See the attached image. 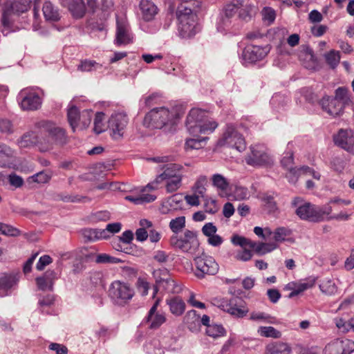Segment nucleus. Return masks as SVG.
<instances>
[{
    "label": "nucleus",
    "instance_id": "1",
    "mask_svg": "<svg viewBox=\"0 0 354 354\" xmlns=\"http://www.w3.org/2000/svg\"><path fill=\"white\" fill-rule=\"evenodd\" d=\"M292 207L295 208L296 215L301 220L313 223L325 221L331 214L332 207L328 205L318 206L309 202L304 201L300 197H295L291 202Z\"/></svg>",
    "mask_w": 354,
    "mask_h": 354
},
{
    "label": "nucleus",
    "instance_id": "2",
    "mask_svg": "<svg viewBox=\"0 0 354 354\" xmlns=\"http://www.w3.org/2000/svg\"><path fill=\"white\" fill-rule=\"evenodd\" d=\"M31 0H11L5 3L3 8L1 24L2 33L7 35L15 21V17L30 8Z\"/></svg>",
    "mask_w": 354,
    "mask_h": 354
},
{
    "label": "nucleus",
    "instance_id": "3",
    "mask_svg": "<svg viewBox=\"0 0 354 354\" xmlns=\"http://www.w3.org/2000/svg\"><path fill=\"white\" fill-rule=\"evenodd\" d=\"M176 15L179 21L178 30L182 38H190L200 30L198 17L191 8L180 4L178 7Z\"/></svg>",
    "mask_w": 354,
    "mask_h": 354
},
{
    "label": "nucleus",
    "instance_id": "4",
    "mask_svg": "<svg viewBox=\"0 0 354 354\" xmlns=\"http://www.w3.org/2000/svg\"><path fill=\"white\" fill-rule=\"evenodd\" d=\"M180 115L174 109L169 110L165 107L151 109L145 118V122L156 129H162L167 126H173Z\"/></svg>",
    "mask_w": 354,
    "mask_h": 354
},
{
    "label": "nucleus",
    "instance_id": "5",
    "mask_svg": "<svg viewBox=\"0 0 354 354\" xmlns=\"http://www.w3.org/2000/svg\"><path fill=\"white\" fill-rule=\"evenodd\" d=\"M149 160L154 162L167 163L160 167V169L162 170V172L158 174L153 181L147 184V187L151 189H157L158 185L165 181L167 179L178 176V175H182L180 171L183 167L181 165L169 163L174 160V156H157L151 158Z\"/></svg>",
    "mask_w": 354,
    "mask_h": 354
},
{
    "label": "nucleus",
    "instance_id": "6",
    "mask_svg": "<svg viewBox=\"0 0 354 354\" xmlns=\"http://www.w3.org/2000/svg\"><path fill=\"white\" fill-rule=\"evenodd\" d=\"M169 243L174 248L191 254H194L199 247L196 232L189 230H185L178 235H171Z\"/></svg>",
    "mask_w": 354,
    "mask_h": 354
},
{
    "label": "nucleus",
    "instance_id": "7",
    "mask_svg": "<svg viewBox=\"0 0 354 354\" xmlns=\"http://www.w3.org/2000/svg\"><path fill=\"white\" fill-rule=\"evenodd\" d=\"M134 294V290L130 285L120 281L112 282L108 290V295L111 301L119 306H124L128 304Z\"/></svg>",
    "mask_w": 354,
    "mask_h": 354
},
{
    "label": "nucleus",
    "instance_id": "8",
    "mask_svg": "<svg viewBox=\"0 0 354 354\" xmlns=\"http://www.w3.org/2000/svg\"><path fill=\"white\" fill-rule=\"evenodd\" d=\"M152 276L155 280V292H157L158 290L160 288L168 292H173L176 290V281L168 269L165 268L154 269Z\"/></svg>",
    "mask_w": 354,
    "mask_h": 354
},
{
    "label": "nucleus",
    "instance_id": "9",
    "mask_svg": "<svg viewBox=\"0 0 354 354\" xmlns=\"http://www.w3.org/2000/svg\"><path fill=\"white\" fill-rule=\"evenodd\" d=\"M221 146H227L234 148L239 151H243L246 148V143L244 138L241 135L232 125H227L223 137L218 140Z\"/></svg>",
    "mask_w": 354,
    "mask_h": 354
},
{
    "label": "nucleus",
    "instance_id": "10",
    "mask_svg": "<svg viewBox=\"0 0 354 354\" xmlns=\"http://www.w3.org/2000/svg\"><path fill=\"white\" fill-rule=\"evenodd\" d=\"M194 261L196 267L195 274L198 278L202 279L205 274L214 275L218 271V265L212 257L203 254L197 257Z\"/></svg>",
    "mask_w": 354,
    "mask_h": 354
},
{
    "label": "nucleus",
    "instance_id": "11",
    "mask_svg": "<svg viewBox=\"0 0 354 354\" xmlns=\"http://www.w3.org/2000/svg\"><path fill=\"white\" fill-rule=\"evenodd\" d=\"M251 153L245 158L248 165L252 166H268L273 163L272 158L261 145L251 147Z\"/></svg>",
    "mask_w": 354,
    "mask_h": 354
},
{
    "label": "nucleus",
    "instance_id": "12",
    "mask_svg": "<svg viewBox=\"0 0 354 354\" xmlns=\"http://www.w3.org/2000/svg\"><path fill=\"white\" fill-rule=\"evenodd\" d=\"M17 98L23 110H37L41 104V100L39 95L30 88L22 89L18 94Z\"/></svg>",
    "mask_w": 354,
    "mask_h": 354
},
{
    "label": "nucleus",
    "instance_id": "13",
    "mask_svg": "<svg viewBox=\"0 0 354 354\" xmlns=\"http://www.w3.org/2000/svg\"><path fill=\"white\" fill-rule=\"evenodd\" d=\"M129 122L127 115L124 113L112 114L109 120V128L112 131V137L117 140L121 138L125 132Z\"/></svg>",
    "mask_w": 354,
    "mask_h": 354
},
{
    "label": "nucleus",
    "instance_id": "14",
    "mask_svg": "<svg viewBox=\"0 0 354 354\" xmlns=\"http://www.w3.org/2000/svg\"><path fill=\"white\" fill-rule=\"evenodd\" d=\"M353 351V341L348 339H336L325 346L324 354H351Z\"/></svg>",
    "mask_w": 354,
    "mask_h": 354
},
{
    "label": "nucleus",
    "instance_id": "15",
    "mask_svg": "<svg viewBox=\"0 0 354 354\" xmlns=\"http://www.w3.org/2000/svg\"><path fill=\"white\" fill-rule=\"evenodd\" d=\"M38 126L41 131L48 133L55 142L60 145L66 142L65 131L62 128L56 127L54 123L50 121H41L38 123Z\"/></svg>",
    "mask_w": 354,
    "mask_h": 354
},
{
    "label": "nucleus",
    "instance_id": "16",
    "mask_svg": "<svg viewBox=\"0 0 354 354\" xmlns=\"http://www.w3.org/2000/svg\"><path fill=\"white\" fill-rule=\"evenodd\" d=\"M270 51L269 46H247L242 53L243 59L248 62L254 63L263 59Z\"/></svg>",
    "mask_w": 354,
    "mask_h": 354
},
{
    "label": "nucleus",
    "instance_id": "17",
    "mask_svg": "<svg viewBox=\"0 0 354 354\" xmlns=\"http://www.w3.org/2000/svg\"><path fill=\"white\" fill-rule=\"evenodd\" d=\"M159 303V299L154 302L144 320L148 324V328L151 330L159 328L167 320L165 314L160 313L157 310Z\"/></svg>",
    "mask_w": 354,
    "mask_h": 354
},
{
    "label": "nucleus",
    "instance_id": "18",
    "mask_svg": "<svg viewBox=\"0 0 354 354\" xmlns=\"http://www.w3.org/2000/svg\"><path fill=\"white\" fill-rule=\"evenodd\" d=\"M335 145L347 151H351L354 147V133L351 129H341L333 136Z\"/></svg>",
    "mask_w": 354,
    "mask_h": 354
},
{
    "label": "nucleus",
    "instance_id": "19",
    "mask_svg": "<svg viewBox=\"0 0 354 354\" xmlns=\"http://www.w3.org/2000/svg\"><path fill=\"white\" fill-rule=\"evenodd\" d=\"M19 282V277L14 273L0 274V297L9 295L15 289Z\"/></svg>",
    "mask_w": 354,
    "mask_h": 354
},
{
    "label": "nucleus",
    "instance_id": "20",
    "mask_svg": "<svg viewBox=\"0 0 354 354\" xmlns=\"http://www.w3.org/2000/svg\"><path fill=\"white\" fill-rule=\"evenodd\" d=\"M207 116L206 112L199 109H192L189 112L186 120V127L187 130L192 134H195L196 131V127L204 121Z\"/></svg>",
    "mask_w": 354,
    "mask_h": 354
},
{
    "label": "nucleus",
    "instance_id": "21",
    "mask_svg": "<svg viewBox=\"0 0 354 354\" xmlns=\"http://www.w3.org/2000/svg\"><path fill=\"white\" fill-rule=\"evenodd\" d=\"M115 44L125 45L132 41L129 24L124 20L117 19Z\"/></svg>",
    "mask_w": 354,
    "mask_h": 354
},
{
    "label": "nucleus",
    "instance_id": "22",
    "mask_svg": "<svg viewBox=\"0 0 354 354\" xmlns=\"http://www.w3.org/2000/svg\"><path fill=\"white\" fill-rule=\"evenodd\" d=\"M224 310L237 318L244 317L249 312L248 308L244 306V302L239 298L230 299L225 305Z\"/></svg>",
    "mask_w": 354,
    "mask_h": 354
},
{
    "label": "nucleus",
    "instance_id": "23",
    "mask_svg": "<svg viewBox=\"0 0 354 354\" xmlns=\"http://www.w3.org/2000/svg\"><path fill=\"white\" fill-rule=\"evenodd\" d=\"M322 109L332 116H337L343 112V102L333 97L326 96L321 100Z\"/></svg>",
    "mask_w": 354,
    "mask_h": 354
},
{
    "label": "nucleus",
    "instance_id": "24",
    "mask_svg": "<svg viewBox=\"0 0 354 354\" xmlns=\"http://www.w3.org/2000/svg\"><path fill=\"white\" fill-rule=\"evenodd\" d=\"M62 4L67 8L76 19L82 18L86 13V6L83 0H62Z\"/></svg>",
    "mask_w": 354,
    "mask_h": 354
},
{
    "label": "nucleus",
    "instance_id": "25",
    "mask_svg": "<svg viewBox=\"0 0 354 354\" xmlns=\"http://www.w3.org/2000/svg\"><path fill=\"white\" fill-rule=\"evenodd\" d=\"M57 274L54 270H47L43 276L36 278L38 288L41 290H53V285L57 279Z\"/></svg>",
    "mask_w": 354,
    "mask_h": 354
},
{
    "label": "nucleus",
    "instance_id": "26",
    "mask_svg": "<svg viewBox=\"0 0 354 354\" xmlns=\"http://www.w3.org/2000/svg\"><path fill=\"white\" fill-rule=\"evenodd\" d=\"M139 6L142 18L146 21L152 20L158 12V8L149 0H141Z\"/></svg>",
    "mask_w": 354,
    "mask_h": 354
},
{
    "label": "nucleus",
    "instance_id": "27",
    "mask_svg": "<svg viewBox=\"0 0 354 354\" xmlns=\"http://www.w3.org/2000/svg\"><path fill=\"white\" fill-rule=\"evenodd\" d=\"M290 346L281 342H274L266 346L265 354H290Z\"/></svg>",
    "mask_w": 354,
    "mask_h": 354
},
{
    "label": "nucleus",
    "instance_id": "28",
    "mask_svg": "<svg viewBox=\"0 0 354 354\" xmlns=\"http://www.w3.org/2000/svg\"><path fill=\"white\" fill-rule=\"evenodd\" d=\"M43 14L47 21H57L60 19L59 10L50 1H46L43 6Z\"/></svg>",
    "mask_w": 354,
    "mask_h": 354
},
{
    "label": "nucleus",
    "instance_id": "29",
    "mask_svg": "<svg viewBox=\"0 0 354 354\" xmlns=\"http://www.w3.org/2000/svg\"><path fill=\"white\" fill-rule=\"evenodd\" d=\"M81 234L84 241H95L106 237L105 230L85 228L81 230Z\"/></svg>",
    "mask_w": 354,
    "mask_h": 354
},
{
    "label": "nucleus",
    "instance_id": "30",
    "mask_svg": "<svg viewBox=\"0 0 354 354\" xmlns=\"http://www.w3.org/2000/svg\"><path fill=\"white\" fill-rule=\"evenodd\" d=\"M167 304L169 306L170 312L176 316L183 315L185 310V303L178 297L167 300Z\"/></svg>",
    "mask_w": 354,
    "mask_h": 354
},
{
    "label": "nucleus",
    "instance_id": "31",
    "mask_svg": "<svg viewBox=\"0 0 354 354\" xmlns=\"http://www.w3.org/2000/svg\"><path fill=\"white\" fill-rule=\"evenodd\" d=\"M235 19L226 17L224 14L221 12L219 21L217 23V30L223 33H226L235 28Z\"/></svg>",
    "mask_w": 354,
    "mask_h": 354
},
{
    "label": "nucleus",
    "instance_id": "32",
    "mask_svg": "<svg viewBox=\"0 0 354 354\" xmlns=\"http://www.w3.org/2000/svg\"><path fill=\"white\" fill-rule=\"evenodd\" d=\"M238 19L241 21H248L252 18L251 12L253 6L244 0H239Z\"/></svg>",
    "mask_w": 354,
    "mask_h": 354
},
{
    "label": "nucleus",
    "instance_id": "33",
    "mask_svg": "<svg viewBox=\"0 0 354 354\" xmlns=\"http://www.w3.org/2000/svg\"><path fill=\"white\" fill-rule=\"evenodd\" d=\"M13 150L7 145L0 142V167L6 168L9 165V160L13 156Z\"/></svg>",
    "mask_w": 354,
    "mask_h": 354
},
{
    "label": "nucleus",
    "instance_id": "34",
    "mask_svg": "<svg viewBox=\"0 0 354 354\" xmlns=\"http://www.w3.org/2000/svg\"><path fill=\"white\" fill-rule=\"evenodd\" d=\"M218 124L216 121L209 118L208 116L205 118L204 121L200 124V126L196 127V131L195 134L197 133H203V134H209L212 133L216 128L217 127Z\"/></svg>",
    "mask_w": 354,
    "mask_h": 354
},
{
    "label": "nucleus",
    "instance_id": "35",
    "mask_svg": "<svg viewBox=\"0 0 354 354\" xmlns=\"http://www.w3.org/2000/svg\"><path fill=\"white\" fill-rule=\"evenodd\" d=\"M80 115L81 113L75 106H72L68 109V121L73 132L78 129Z\"/></svg>",
    "mask_w": 354,
    "mask_h": 354
},
{
    "label": "nucleus",
    "instance_id": "36",
    "mask_svg": "<svg viewBox=\"0 0 354 354\" xmlns=\"http://www.w3.org/2000/svg\"><path fill=\"white\" fill-rule=\"evenodd\" d=\"M184 322L191 330H196L200 326V316L195 310H191L184 317Z\"/></svg>",
    "mask_w": 354,
    "mask_h": 354
},
{
    "label": "nucleus",
    "instance_id": "37",
    "mask_svg": "<svg viewBox=\"0 0 354 354\" xmlns=\"http://www.w3.org/2000/svg\"><path fill=\"white\" fill-rule=\"evenodd\" d=\"M140 225L141 227L136 230V236L138 241H144L148 238L149 229L152 227V223L147 219H142Z\"/></svg>",
    "mask_w": 354,
    "mask_h": 354
},
{
    "label": "nucleus",
    "instance_id": "38",
    "mask_svg": "<svg viewBox=\"0 0 354 354\" xmlns=\"http://www.w3.org/2000/svg\"><path fill=\"white\" fill-rule=\"evenodd\" d=\"M276 248L277 245L274 243H257L252 241V244L251 245V248L259 255H263L270 252Z\"/></svg>",
    "mask_w": 354,
    "mask_h": 354
},
{
    "label": "nucleus",
    "instance_id": "39",
    "mask_svg": "<svg viewBox=\"0 0 354 354\" xmlns=\"http://www.w3.org/2000/svg\"><path fill=\"white\" fill-rule=\"evenodd\" d=\"M239 0H232L231 2L226 3L221 12L226 17L235 19V17L239 12Z\"/></svg>",
    "mask_w": 354,
    "mask_h": 354
},
{
    "label": "nucleus",
    "instance_id": "40",
    "mask_svg": "<svg viewBox=\"0 0 354 354\" xmlns=\"http://www.w3.org/2000/svg\"><path fill=\"white\" fill-rule=\"evenodd\" d=\"M169 229L173 232L172 235H178L185 227V217L184 216L171 219L169 224Z\"/></svg>",
    "mask_w": 354,
    "mask_h": 354
},
{
    "label": "nucleus",
    "instance_id": "41",
    "mask_svg": "<svg viewBox=\"0 0 354 354\" xmlns=\"http://www.w3.org/2000/svg\"><path fill=\"white\" fill-rule=\"evenodd\" d=\"M317 281V277H309L300 283H296L295 290H296L298 295L301 294L308 289L313 288Z\"/></svg>",
    "mask_w": 354,
    "mask_h": 354
},
{
    "label": "nucleus",
    "instance_id": "42",
    "mask_svg": "<svg viewBox=\"0 0 354 354\" xmlns=\"http://www.w3.org/2000/svg\"><path fill=\"white\" fill-rule=\"evenodd\" d=\"M37 142V136L34 132H28L23 135L18 140V145L21 148H26L35 145Z\"/></svg>",
    "mask_w": 354,
    "mask_h": 354
},
{
    "label": "nucleus",
    "instance_id": "43",
    "mask_svg": "<svg viewBox=\"0 0 354 354\" xmlns=\"http://www.w3.org/2000/svg\"><path fill=\"white\" fill-rule=\"evenodd\" d=\"M183 175H178L173 178L167 179L165 189L167 193L176 192L182 185Z\"/></svg>",
    "mask_w": 354,
    "mask_h": 354
},
{
    "label": "nucleus",
    "instance_id": "44",
    "mask_svg": "<svg viewBox=\"0 0 354 354\" xmlns=\"http://www.w3.org/2000/svg\"><path fill=\"white\" fill-rule=\"evenodd\" d=\"M165 200L166 203L174 211L183 209L184 198L181 194H174Z\"/></svg>",
    "mask_w": 354,
    "mask_h": 354
},
{
    "label": "nucleus",
    "instance_id": "45",
    "mask_svg": "<svg viewBox=\"0 0 354 354\" xmlns=\"http://www.w3.org/2000/svg\"><path fill=\"white\" fill-rule=\"evenodd\" d=\"M326 63L333 69H335L340 62V55L339 51L331 50L324 55Z\"/></svg>",
    "mask_w": 354,
    "mask_h": 354
},
{
    "label": "nucleus",
    "instance_id": "46",
    "mask_svg": "<svg viewBox=\"0 0 354 354\" xmlns=\"http://www.w3.org/2000/svg\"><path fill=\"white\" fill-rule=\"evenodd\" d=\"M292 144L291 142H288L287 145V150L283 156L281 164L283 167L286 169L287 170L290 168H292V165L293 164L294 158H293V152L291 151Z\"/></svg>",
    "mask_w": 354,
    "mask_h": 354
},
{
    "label": "nucleus",
    "instance_id": "47",
    "mask_svg": "<svg viewBox=\"0 0 354 354\" xmlns=\"http://www.w3.org/2000/svg\"><path fill=\"white\" fill-rule=\"evenodd\" d=\"M208 139L207 137L202 138H189L185 144V149L187 150L199 149L203 147V143Z\"/></svg>",
    "mask_w": 354,
    "mask_h": 354
},
{
    "label": "nucleus",
    "instance_id": "48",
    "mask_svg": "<svg viewBox=\"0 0 354 354\" xmlns=\"http://www.w3.org/2000/svg\"><path fill=\"white\" fill-rule=\"evenodd\" d=\"M212 184L221 191H226L229 186L227 180L221 174H216L212 177Z\"/></svg>",
    "mask_w": 354,
    "mask_h": 354
},
{
    "label": "nucleus",
    "instance_id": "49",
    "mask_svg": "<svg viewBox=\"0 0 354 354\" xmlns=\"http://www.w3.org/2000/svg\"><path fill=\"white\" fill-rule=\"evenodd\" d=\"M95 262L98 264H116L121 260L105 253L98 254L95 256Z\"/></svg>",
    "mask_w": 354,
    "mask_h": 354
},
{
    "label": "nucleus",
    "instance_id": "50",
    "mask_svg": "<svg viewBox=\"0 0 354 354\" xmlns=\"http://www.w3.org/2000/svg\"><path fill=\"white\" fill-rule=\"evenodd\" d=\"M258 333L262 337L279 338L281 332L272 326H261L258 329Z\"/></svg>",
    "mask_w": 354,
    "mask_h": 354
},
{
    "label": "nucleus",
    "instance_id": "51",
    "mask_svg": "<svg viewBox=\"0 0 354 354\" xmlns=\"http://www.w3.org/2000/svg\"><path fill=\"white\" fill-rule=\"evenodd\" d=\"M319 289L327 295H333L337 292V287L335 283L330 279L324 280L319 284Z\"/></svg>",
    "mask_w": 354,
    "mask_h": 354
},
{
    "label": "nucleus",
    "instance_id": "52",
    "mask_svg": "<svg viewBox=\"0 0 354 354\" xmlns=\"http://www.w3.org/2000/svg\"><path fill=\"white\" fill-rule=\"evenodd\" d=\"M206 334L208 336L216 338L225 335V330L222 325L211 324L206 328Z\"/></svg>",
    "mask_w": 354,
    "mask_h": 354
},
{
    "label": "nucleus",
    "instance_id": "53",
    "mask_svg": "<svg viewBox=\"0 0 354 354\" xmlns=\"http://www.w3.org/2000/svg\"><path fill=\"white\" fill-rule=\"evenodd\" d=\"M92 111L89 110H84L81 113L79 126L77 130H83L86 129L91 121Z\"/></svg>",
    "mask_w": 354,
    "mask_h": 354
},
{
    "label": "nucleus",
    "instance_id": "54",
    "mask_svg": "<svg viewBox=\"0 0 354 354\" xmlns=\"http://www.w3.org/2000/svg\"><path fill=\"white\" fill-rule=\"evenodd\" d=\"M104 114L102 112H97L94 119L93 130L97 134L102 133L105 129V125L103 123Z\"/></svg>",
    "mask_w": 354,
    "mask_h": 354
},
{
    "label": "nucleus",
    "instance_id": "55",
    "mask_svg": "<svg viewBox=\"0 0 354 354\" xmlns=\"http://www.w3.org/2000/svg\"><path fill=\"white\" fill-rule=\"evenodd\" d=\"M100 67L101 65L96 62L86 59L81 62V64L78 66V70L84 72H89L93 70H97Z\"/></svg>",
    "mask_w": 354,
    "mask_h": 354
},
{
    "label": "nucleus",
    "instance_id": "56",
    "mask_svg": "<svg viewBox=\"0 0 354 354\" xmlns=\"http://www.w3.org/2000/svg\"><path fill=\"white\" fill-rule=\"evenodd\" d=\"M0 234L9 236H18L21 234V232L12 225L3 223Z\"/></svg>",
    "mask_w": 354,
    "mask_h": 354
},
{
    "label": "nucleus",
    "instance_id": "57",
    "mask_svg": "<svg viewBox=\"0 0 354 354\" xmlns=\"http://www.w3.org/2000/svg\"><path fill=\"white\" fill-rule=\"evenodd\" d=\"M51 177L52 175L50 172L41 171L32 175L30 178H32V181L35 183H46L50 180Z\"/></svg>",
    "mask_w": 354,
    "mask_h": 354
},
{
    "label": "nucleus",
    "instance_id": "58",
    "mask_svg": "<svg viewBox=\"0 0 354 354\" xmlns=\"http://www.w3.org/2000/svg\"><path fill=\"white\" fill-rule=\"evenodd\" d=\"M110 213L108 211H98L95 213H93L90 216V219L92 222H100V221H106L110 219Z\"/></svg>",
    "mask_w": 354,
    "mask_h": 354
},
{
    "label": "nucleus",
    "instance_id": "59",
    "mask_svg": "<svg viewBox=\"0 0 354 354\" xmlns=\"http://www.w3.org/2000/svg\"><path fill=\"white\" fill-rule=\"evenodd\" d=\"M301 174H304L303 170H301V167H292L288 169L286 178H288L289 183L295 184L298 180L299 176Z\"/></svg>",
    "mask_w": 354,
    "mask_h": 354
},
{
    "label": "nucleus",
    "instance_id": "60",
    "mask_svg": "<svg viewBox=\"0 0 354 354\" xmlns=\"http://www.w3.org/2000/svg\"><path fill=\"white\" fill-rule=\"evenodd\" d=\"M290 234L289 229L283 227H278L274 232V239L277 242H281L285 241L286 237Z\"/></svg>",
    "mask_w": 354,
    "mask_h": 354
},
{
    "label": "nucleus",
    "instance_id": "61",
    "mask_svg": "<svg viewBox=\"0 0 354 354\" xmlns=\"http://www.w3.org/2000/svg\"><path fill=\"white\" fill-rule=\"evenodd\" d=\"M232 194L236 200L241 201L247 198L249 193L247 188L241 186H236Z\"/></svg>",
    "mask_w": 354,
    "mask_h": 354
},
{
    "label": "nucleus",
    "instance_id": "62",
    "mask_svg": "<svg viewBox=\"0 0 354 354\" xmlns=\"http://www.w3.org/2000/svg\"><path fill=\"white\" fill-rule=\"evenodd\" d=\"M232 243L235 245H239L242 248L249 246L251 248L252 241L248 239L239 235H234L231 238Z\"/></svg>",
    "mask_w": 354,
    "mask_h": 354
},
{
    "label": "nucleus",
    "instance_id": "63",
    "mask_svg": "<svg viewBox=\"0 0 354 354\" xmlns=\"http://www.w3.org/2000/svg\"><path fill=\"white\" fill-rule=\"evenodd\" d=\"M14 131L13 125L9 120L0 119V133L11 134Z\"/></svg>",
    "mask_w": 354,
    "mask_h": 354
},
{
    "label": "nucleus",
    "instance_id": "64",
    "mask_svg": "<svg viewBox=\"0 0 354 354\" xmlns=\"http://www.w3.org/2000/svg\"><path fill=\"white\" fill-rule=\"evenodd\" d=\"M335 325L342 333H347L351 330V326L350 325V319L348 322H346L342 318H336L335 319Z\"/></svg>",
    "mask_w": 354,
    "mask_h": 354
}]
</instances>
